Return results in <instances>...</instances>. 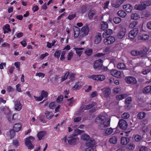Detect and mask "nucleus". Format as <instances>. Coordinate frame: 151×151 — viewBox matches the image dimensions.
I'll list each match as a JSON object with an SVG mask.
<instances>
[{
    "label": "nucleus",
    "mask_w": 151,
    "mask_h": 151,
    "mask_svg": "<svg viewBox=\"0 0 151 151\" xmlns=\"http://www.w3.org/2000/svg\"><path fill=\"white\" fill-rule=\"evenodd\" d=\"M146 115L145 113L144 112H141L138 114L137 118L139 119H142L144 118Z\"/></svg>",
    "instance_id": "nucleus-26"
},
{
    "label": "nucleus",
    "mask_w": 151,
    "mask_h": 151,
    "mask_svg": "<svg viewBox=\"0 0 151 151\" xmlns=\"http://www.w3.org/2000/svg\"><path fill=\"white\" fill-rule=\"evenodd\" d=\"M88 78H90L94 80L98 81L99 75H93L89 76Z\"/></svg>",
    "instance_id": "nucleus-38"
},
{
    "label": "nucleus",
    "mask_w": 151,
    "mask_h": 151,
    "mask_svg": "<svg viewBox=\"0 0 151 151\" xmlns=\"http://www.w3.org/2000/svg\"><path fill=\"white\" fill-rule=\"evenodd\" d=\"M114 22L115 24H118L121 21V19L119 17H115L113 19Z\"/></svg>",
    "instance_id": "nucleus-39"
},
{
    "label": "nucleus",
    "mask_w": 151,
    "mask_h": 151,
    "mask_svg": "<svg viewBox=\"0 0 151 151\" xmlns=\"http://www.w3.org/2000/svg\"><path fill=\"white\" fill-rule=\"evenodd\" d=\"M63 99V96L62 95L59 96L57 98L56 101L58 103H60V101H62Z\"/></svg>",
    "instance_id": "nucleus-48"
},
{
    "label": "nucleus",
    "mask_w": 151,
    "mask_h": 151,
    "mask_svg": "<svg viewBox=\"0 0 151 151\" xmlns=\"http://www.w3.org/2000/svg\"><path fill=\"white\" fill-rule=\"evenodd\" d=\"M113 132V129L111 128H107L106 130V133L107 135H109L110 134Z\"/></svg>",
    "instance_id": "nucleus-42"
},
{
    "label": "nucleus",
    "mask_w": 151,
    "mask_h": 151,
    "mask_svg": "<svg viewBox=\"0 0 151 151\" xmlns=\"http://www.w3.org/2000/svg\"><path fill=\"white\" fill-rule=\"evenodd\" d=\"M105 97H109L111 93V90L109 88H105L101 89Z\"/></svg>",
    "instance_id": "nucleus-10"
},
{
    "label": "nucleus",
    "mask_w": 151,
    "mask_h": 151,
    "mask_svg": "<svg viewBox=\"0 0 151 151\" xmlns=\"http://www.w3.org/2000/svg\"><path fill=\"white\" fill-rule=\"evenodd\" d=\"M83 131L79 129H76L75 130V133L68 137L69 138H72L77 135L83 133Z\"/></svg>",
    "instance_id": "nucleus-13"
},
{
    "label": "nucleus",
    "mask_w": 151,
    "mask_h": 151,
    "mask_svg": "<svg viewBox=\"0 0 151 151\" xmlns=\"http://www.w3.org/2000/svg\"><path fill=\"white\" fill-rule=\"evenodd\" d=\"M89 29L87 26L83 27L81 31L80 37H83L87 35L89 32Z\"/></svg>",
    "instance_id": "nucleus-6"
},
{
    "label": "nucleus",
    "mask_w": 151,
    "mask_h": 151,
    "mask_svg": "<svg viewBox=\"0 0 151 151\" xmlns=\"http://www.w3.org/2000/svg\"><path fill=\"white\" fill-rule=\"evenodd\" d=\"M134 8L138 10H142L145 9L142 2H141L140 4L135 5Z\"/></svg>",
    "instance_id": "nucleus-12"
},
{
    "label": "nucleus",
    "mask_w": 151,
    "mask_h": 151,
    "mask_svg": "<svg viewBox=\"0 0 151 151\" xmlns=\"http://www.w3.org/2000/svg\"><path fill=\"white\" fill-rule=\"evenodd\" d=\"M15 130L14 129L13 130L11 129L10 130V133L11 136L10 137V139H12L13 137H14L15 135Z\"/></svg>",
    "instance_id": "nucleus-47"
},
{
    "label": "nucleus",
    "mask_w": 151,
    "mask_h": 151,
    "mask_svg": "<svg viewBox=\"0 0 151 151\" xmlns=\"http://www.w3.org/2000/svg\"><path fill=\"white\" fill-rule=\"evenodd\" d=\"M78 139L77 137L72 138L68 140V142L69 144L71 145H74L75 144L77 141V140Z\"/></svg>",
    "instance_id": "nucleus-23"
},
{
    "label": "nucleus",
    "mask_w": 151,
    "mask_h": 151,
    "mask_svg": "<svg viewBox=\"0 0 151 151\" xmlns=\"http://www.w3.org/2000/svg\"><path fill=\"white\" fill-rule=\"evenodd\" d=\"M132 99L131 97L127 98L125 100V103L127 104H129L132 102Z\"/></svg>",
    "instance_id": "nucleus-49"
},
{
    "label": "nucleus",
    "mask_w": 151,
    "mask_h": 151,
    "mask_svg": "<svg viewBox=\"0 0 151 151\" xmlns=\"http://www.w3.org/2000/svg\"><path fill=\"white\" fill-rule=\"evenodd\" d=\"M21 127V125L20 123H17L14 125L13 129L15 131L18 132L20 130Z\"/></svg>",
    "instance_id": "nucleus-19"
},
{
    "label": "nucleus",
    "mask_w": 151,
    "mask_h": 151,
    "mask_svg": "<svg viewBox=\"0 0 151 151\" xmlns=\"http://www.w3.org/2000/svg\"><path fill=\"white\" fill-rule=\"evenodd\" d=\"M108 28V24L106 22H103L101 24V29L104 30Z\"/></svg>",
    "instance_id": "nucleus-29"
},
{
    "label": "nucleus",
    "mask_w": 151,
    "mask_h": 151,
    "mask_svg": "<svg viewBox=\"0 0 151 151\" xmlns=\"http://www.w3.org/2000/svg\"><path fill=\"white\" fill-rule=\"evenodd\" d=\"M27 145H26L27 146L29 149H32L34 148V145L31 143H27Z\"/></svg>",
    "instance_id": "nucleus-56"
},
{
    "label": "nucleus",
    "mask_w": 151,
    "mask_h": 151,
    "mask_svg": "<svg viewBox=\"0 0 151 151\" xmlns=\"http://www.w3.org/2000/svg\"><path fill=\"white\" fill-rule=\"evenodd\" d=\"M134 139L135 141L139 142L142 139V137L138 135H135L134 137Z\"/></svg>",
    "instance_id": "nucleus-41"
},
{
    "label": "nucleus",
    "mask_w": 151,
    "mask_h": 151,
    "mask_svg": "<svg viewBox=\"0 0 151 151\" xmlns=\"http://www.w3.org/2000/svg\"><path fill=\"white\" fill-rule=\"evenodd\" d=\"M39 118L40 119L41 122L43 123H46L47 121L45 119V116L43 115H41L39 116Z\"/></svg>",
    "instance_id": "nucleus-37"
},
{
    "label": "nucleus",
    "mask_w": 151,
    "mask_h": 151,
    "mask_svg": "<svg viewBox=\"0 0 151 151\" xmlns=\"http://www.w3.org/2000/svg\"><path fill=\"white\" fill-rule=\"evenodd\" d=\"M81 13L82 14L84 13L87 10V7L86 6L83 5L81 7Z\"/></svg>",
    "instance_id": "nucleus-43"
},
{
    "label": "nucleus",
    "mask_w": 151,
    "mask_h": 151,
    "mask_svg": "<svg viewBox=\"0 0 151 151\" xmlns=\"http://www.w3.org/2000/svg\"><path fill=\"white\" fill-rule=\"evenodd\" d=\"M93 52L92 49H87L85 51V53L88 56L91 55Z\"/></svg>",
    "instance_id": "nucleus-34"
},
{
    "label": "nucleus",
    "mask_w": 151,
    "mask_h": 151,
    "mask_svg": "<svg viewBox=\"0 0 151 151\" xmlns=\"http://www.w3.org/2000/svg\"><path fill=\"white\" fill-rule=\"evenodd\" d=\"M61 52L60 50H57L55 52L54 55L55 57H57L58 58H59V57H60V55L61 53Z\"/></svg>",
    "instance_id": "nucleus-46"
},
{
    "label": "nucleus",
    "mask_w": 151,
    "mask_h": 151,
    "mask_svg": "<svg viewBox=\"0 0 151 151\" xmlns=\"http://www.w3.org/2000/svg\"><path fill=\"white\" fill-rule=\"evenodd\" d=\"M135 147V145L133 144H129L128 146V148L129 150H133Z\"/></svg>",
    "instance_id": "nucleus-57"
},
{
    "label": "nucleus",
    "mask_w": 151,
    "mask_h": 151,
    "mask_svg": "<svg viewBox=\"0 0 151 151\" xmlns=\"http://www.w3.org/2000/svg\"><path fill=\"white\" fill-rule=\"evenodd\" d=\"M41 95L42 96L43 98L46 97L48 96V93L47 91L44 90H42L41 91Z\"/></svg>",
    "instance_id": "nucleus-45"
},
{
    "label": "nucleus",
    "mask_w": 151,
    "mask_h": 151,
    "mask_svg": "<svg viewBox=\"0 0 151 151\" xmlns=\"http://www.w3.org/2000/svg\"><path fill=\"white\" fill-rule=\"evenodd\" d=\"M117 137L115 136H114L110 138L109 142L112 144H116L117 142Z\"/></svg>",
    "instance_id": "nucleus-21"
},
{
    "label": "nucleus",
    "mask_w": 151,
    "mask_h": 151,
    "mask_svg": "<svg viewBox=\"0 0 151 151\" xmlns=\"http://www.w3.org/2000/svg\"><path fill=\"white\" fill-rule=\"evenodd\" d=\"M74 49L76 50V53L79 56H80L82 52V51H81V50L83 49V48H74Z\"/></svg>",
    "instance_id": "nucleus-27"
},
{
    "label": "nucleus",
    "mask_w": 151,
    "mask_h": 151,
    "mask_svg": "<svg viewBox=\"0 0 151 151\" xmlns=\"http://www.w3.org/2000/svg\"><path fill=\"white\" fill-rule=\"evenodd\" d=\"M151 90V86H148L145 87L143 91V92L144 93H146L149 92Z\"/></svg>",
    "instance_id": "nucleus-28"
},
{
    "label": "nucleus",
    "mask_w": 151,
    "mask_h": 151,
    "mask_svg": "<svg viewBox=\"0 0 151 151\" xmlns=\"http://www.w3.org/2000/svg\"><path fill=\"white\" fill-rule=\"evenodd\" d=\"M139 32V30L137 28H135L131 31L128 34L129 37L133 39L135 37Z\"/></svg>",
    "instance_id": "nucleus-2"
},
{
    "label": "nucleus",
    "mask_w": 151,
    "mask_h": 151,
    "mask_svg": "<svg viewBox=\"0 0 151 151\" xmlns=\"http://www.w3.org/2000/svg\"><path fill=\"white\" fill-rule=\"evenodd\" d=\"M82 139L83 140H88L90 138V136L87 134H83L81 136Z\"/></svg>",
    "instance_id": "nucleus-36"
},
{
    "label": "nucleus",
    "mask_w": 151,
    "mask_h": 151,
    "mask_svg": "<svg viewBox=\"0 0 151 151\" xmlns=\"http://www.w3.org/2000/svg\"><path fill=\"white\" fill-rule=\"evenodd\" d=\"M123 8L127 12H130L133 9L132 6L130 4H128L123 6Z\"/></svg>",
    "instance_id": "nucleus-15"
},
{
    "label": "nucleus",
    "mask_w": 151,
    "mask_h": 151,
    "mask_svg": "<svg viewBox=\"0 0 151 151\" xmlns=\"http://www.w3.org/2000/svg\"><path fill=\"white\" fill-rule=\"evenodd\" d=\"M125 80L127 83L131 84H134L137 83L135 78L132 76L127 77L125 78Z\"/></svg>",
    "instance_id": "nucleus-5"
},
{
    "label": "nucleus",
    "mask_w": 151,
    "mask_h": 151,
    "mask_svg": "<svg viewBox=\"0 0 151 151\" xmlns=\"http://www.w3.org/2000/svg\"><path fill=\"white\" fill-rule=\"evenodd\" d=\"M139 18V15L137 13H134L132 14L131 16V18L132 19L137 20Z\"/></svg>",
    "instance_id": "nucleus-33"
},
{
    "label": "nucleus",
    "mask_w": 151,
    "mask_h": 151,
    "mask_svg": "<svg viewBox=\"0 0 151 151\" xmlns=\"http://www.w3.org/2000/svg\"><path fill=\"white\" fill-rule=\"evenodd\" d=\"M75 74L73 73H71L70 75V78L72 81H73L75 77Z\"/></svg>",
    "instance_id": "nucleus-55"
},
{
    "label": "nucleus",
    "mask_w": 151,
    "mask_h": 151,
    "mask_svg": "<svg viewBox=\"0 0 151 151\" xmlns=\"http://www.w3.org/2000/svg\"><path fill=\"white\" fill-rule=\"evenodd\" d=\"M34 139V138L32 136H29L25 140V145H27V143H31V140H33Z\"/></svg>",
    "instance_id": "nucleus-25"
},
{
    "label": "nucleus",
    "mask_w": 151,
    "mask_h": 151,
    "mask_svg": "<svg viewBox=\"0 0 151 151\" xmlns=\"http://www.w3.org/2000/svg\"><path fill=\"white\" fill-rule=\"evenodd\" d=\"M118 125L119 127L123 130H126L128 127L127 122L123 119H121L119 121Z\"/></svg>",
    "instance_id": "nucleus-3"
},
{
    "label": "nucleus",
    "mask_w": 151,
    "mask_h": 151,
    "mask_svg": "<svg viewBox=\"0 0 151 151\" xmlns=\"http://www.w3.org/2000/svg\"><path fill=\"white\" fill-rule=\"evenodd\" d=\"M96 105V103L94 102H92L90 104H88L86 106L84 107L85 110H88L92 108L93 106Z\"/></svg>",
    "instance_id": "nucleus-22"
},
{
    "label": "nucleus",
    "mask_w": 151,
    "mask_h": 151,
    "mask_svg": "<svg viewBox=\"0 0 151 151\" xmlns=\"http://www.w3.org/2000/svg\"><path fill=\"white\" fill-rule=\"evenodd\" d=\"M126 32V29L124 27L122 28L118 32L117 37L119 39H121L125 35Z\"/></svg>",
    "instance_id": "nucleus-8"
},
{
    "label": "nucleus",
    "mask_w": 151,
    "mask_h": 151,
    "mask_svg": "<svg viewBox=\"0 0 151 151\" xmlns=\"http://www.w3.org/2000/svg\"><path fill=\"white\" fill-rule=\"evenodd\" d=\"M46 134V132L45 131H41L39 132L37 134V137L40 140L42 139V137H44Z\"/></svg>",
    "instance_id": "nucleus-20"
},
{
    "label": "nucleus",
    "mask_w": 151,
    "mask_h": 151,
    "mask_svg": "<svg viewBox=\"0 0 151 151\" xmlns=\"http://www.w3.org/2000/svg\"><path fill=\"white\" fill-rule=\"evenodd\" d=\"M112 33V30L109 29L106 30L103 33V37H104V35H109Z\"/></svg>",
    "instance_id": "nucleus-30"
},
{
    "label": "nucleus",
    "mask_w": 151,
    "mask_h": 151,
    "mask_svg": "<svg viewBox=\"0 0 151 151\" xmlns=\"http://www.w3.org/2000/svg\"><path fill=\"white\" fill-rule=\"evenodd\" d=\"M117 14L119 16L122 17H124L127 15L126 12L122 10L118 11Z\"/></svg>",
    "instance_id": "nucleus-24"
},
{
    "label": "nucleus",
    "mask_w": 151,
    "mask_h": 151,
    "mask_svg": "<svg viewBox=\"0 0 151 151\" xmlns=\"http://www.w3.org/2000/svg\"><path fill=\"white\" fill-rule=\"evenodd\" d=\"M86 144L87 146L93 147L95 144V141L93 139L90 138L89 139L87 140Z\"/></svg>",
    "instance_id": "nucleus-9"
},
{
    "label": "nucleus",
    "mask_w": 151,
    "mask_h": 151,
    "mask_svg": "<svg viewBox=\"0 0 151 151\" xmlns=\"http://www.w3.org/2000/svg\"><path fill=\"white\" fill-rule=\"evenodd\" d=\"M35 100L37 101H40L43 98L42 96L41 95L39 97L34 96Z\"/></svg>",
    "instance_id": "nucleus-64"
},
{
    "label": "nucleus",
    "mask_w": 151,
    "mask_h": 151,
    "mask_svg": "<svg viewBox=\"0 0 151 151\" xmlns=\"http://www.w3.org/2000/svg\"><path fill=\"white\" fill-rule=\"evenodd\" d=\"M147 148L146 147L142 146L140 148L139 151H147Z\"/></svg>",
    "instance_id": "nucleus-62"
},
{
    "label": "nucleus",
    "mask_w": 151,
    "mask_h": 151,
    "mask_svg": "<svg viewBox=\"0 0 151 151\" xmlns=\"http://www.w3.org/2000/svg\"><path fill=\"white\" fill-rule=\"evenodd\" d=\"M73 55V52H69L67 55V59L68 60H70Z\"/></svg>",
    "instance_id": "nucleus-50"
},
{
    "label": "nucleus",
    "mask_w": 151,
    "mask_h": 151,
    "mask_svg": "<svg viewBox=\"0 0 151 151\" xmlns=\"http://www.w3.org/2000/svg\"><path fill=\"white\" fill-rule=\"evenodd\" d=\"M117 67L120 69H124L125 67V65L123 63H120L118 64Z\"/></svg>",
    "instance_id": "nucleus-31"
},
{
    "label": "nucleus",
    "mask_w": 151,
    "mask_h": 151,
    "mask_svg": "<svg viewBox=\"0 0 151 151\" xmlns=\"http://www.w3.org/2000/svg\"><path fill=\"white\" fill-rule=\"evenodd\" d=\"M95 123L98 124V128L101 130L105 129L110 125V121L107 120L106 118L104 116H99L96 117L95 120Z\"/></svg>",
    "instance_id": "nucleus-1"
},
{
    "label": "nucleus",
    "mask_w": 151,
    "mask_h": 151,
    "mask_svg": "<svg viewBox=\"0 0 151 151\" xmlns=\"http://www.w3.org/2000/svg\"><path fill=\"white\" fill-rule=\"evenodd\" d=\"M103 60L101 59L96 60L93 63V68L95 69L98 68L100 69L103 66Z\"/></svg>",
    "instance_id": "nucleus-7"
},
{
    "label": "nucleus",
    "mask_w": 151,
    "mask_h": 151,
    "mask_svg": "<svg viewBox=\"0 0 151 151\" xmlns=\"http://www.w3.org/2000/svg\"><path fill=\"white\" fill-rule=\"evenodd\" d=\"M76 16V14H74L71 15H69L68 17V19L70 20L72 19L73 18Z\"/></svg>",
    "instance_id": "nucleus-60"
},
{
    "label": "nucleus",
    "mask_w": 151,
    "mask_h": 151,
    "mask_svg": "<svg viewBox=\"0 0 151 151\" xmlns=\"http://www.w3.org/2000/svg\"><path fill=\"white\" fill-rule=\"evenodd\" d=\"M138 23V22L137 21H135L132 22L129 24V27H130L133 28Z\"/></svg>",
    "instance_id": "nucleus-40"
},
{
    "label": "nucleus",
    "mask_w": 151,
    "mask_h": 151,
    "mask_svg": "<svg viewBox=\"0 0 151 151\" xmlns=\"http://www.w3.org/2000/svg\"><path fill=\"white\" fill-rule=\"evenodd\" d=\"M111 74L117 78H120L121 77V73L119 71H117L116 70H113L111 72Z\"/></svg>",
    "instance_id": "nucleus-11"
},
{
    "label": "nucleus",
    "mask_w": 151,
    "mask_h": 151,
    "mask_svg": "<svg viewBox=\"0 0 151 151\" xmlns=\"http://www.w3.org/2000/svg\"><path fill=\"white\" fill-rule=\"evenodd\" d=\"M74 36L75 38H77L79 34H81L80 29L77 27H75L74 28Z\"/></svg>",
    "instance_id": "nucleus-17"
},
{
    "label": "nucleus",
    "mask_w": 151,
    "mask_h": 151,
    "mask_svg": "<svg viewBox=\"0 0 151 151\" xmlns=\"http://www.w3.org/2000/svg\"><path fill=\"white\" fill-rule=\"evenodd\" d=\"M141 51L142 53L143 54H145L148 51V49L145 47H143L142 49L140 50Z\"/></svg>",
    "instance_id": "nucleus-52"
},
{
    "label": "nucleus",
    "mask_w": 151,
    "mask_h": 151,
    "mask_svg": "<svg viewBox=\"0 0 151 151\" xmlns=\"http://www.w3.org/2000/svg\"><path fill=\"white\" fill-rule=\"evenodd\" d=\"M16 87L17 90L19 92H21L22 91L20 86V85L19 84H18L16 85Z\"/></svg>",
    "instance_id": "nucleus-63"
},
{
    "label": "nucleus",
    "mask_w": 151,
    "mask_h": 151,
    "mask_svg": "<svg viewBox=\"0 0 151 151\" xmlns=\"http://www.w3.org/2000/svg\"><path fill=\"white\" fill-rule=\"evenodd\" d=\"M145 8L146 9L147 6H149L151 5V1L148 0L146 1L142 2Z\"/></svg>",
    "instance_id": "nucleus-35"
},
{
    "label": "nucleus",
    "mask_w": 151,
    "mask_h": 151,
    "mask_svg": "<svg viewBox=\"0 0 151 151\" xmlns=\"http://www.w3.org/2000/svg\"><path fill=\"white\" fill-rule=\"evenodd\" d=\"M129 114L127 113H124L122 115V117L123 119H127L129 117Z\"/></svg>",
    "instance_id": "nucleus-44"
},
{
    "label": "nucleus",
    "mask_w": 151,
    "mask_h": 151,
    "mask_svg": "<svg viewBox=\"0 0 151 151\" xmlns=\"http://www.w3.org/2000/svg\"><path fill=\"white\" fill-rule=\"evenodd\" d=\"M105 78V76L104 75H99L98 81H101L104 80Z\"/></svg>",
    "instance_id": "nucleus-51"
},
{
    "label": "nucleus",
    "mask_w": 151,
    "mask_h": 151,
    "mask_svg": "<svg viewBox=\"0 0 151 151\" xmlns=\"http://www.w3.org/2000/svg\"><path fill=\"white\" fill-rule=\"evenodd\" d=\"M69 73H70V72L68 71L66 73L63 78L62 79V80L63 81H65V80H66L67 79V77H68V76L69 75Z\"/></svg>",
    "instance_id": "nucleus-61"
},
{
    "label": "nucleus",
    "mask_w": 151,
    "mask_h": 151,
    "mask_svg": "<svg viewBox=\"0 0 151 151\" xmlns=\"http://www.w3.org/2000/svg\"><path fill=\"white\" fill-rule=\"evenodd\" d=\"M96 14V12L94 10L90 11L88 13V16L90 19L93 18V16Z\"/></svg>",
    "instance_id": "nucleus-32"
},
{
    "label": "nucleus",
    "mask_w": 151,
    "mask_h": 151,
    "mask_svg": "<svg viewBox=\"0 0 151 151\" xmlns=\"http://www.w3.org/2000/svg\"><path fill=\"white\" fill-rule=\"evenodd\" d=\"M14 65L16 66L19 70H20L19 67L20 66V63L19 62H16L14 64Z\"/></svg>",
    "instance_id": "nucleus-59"
},
{
    "label": "nucleus",
    "mask_w": 151,
    "mask_h": 151,
    "mask_svg": "<svg viewBox=\"0 0 151 151\" xmlns=\"http://www.w3.org/2000/svg\"><path fill=\"white\" fill-rule=\"evenodd\" d=\"M81 119V117H75L74 119V122H78Z\"/></svg>",
    "instance_id": "nucleus-58"
},
{
    "label": "nucleus",
    "mask_w": 151,
    "mask_h": 151,
    "mask_svg": "<svg viewBox=\"0 0 151 151\" xmlns=\"http://www.w3.org/2000/svg\"><path fill=\"white\" fill-rule=\"evenodd\" d=\"M102 40L101 33H98L95 37V39L94 41V43L96 44H98L100 43Z\"/></svg>",
    "instance_id": "nucleus-14"
},
{
    "label": "nucleus",
    "mask_w": 151,
    "mask_h": 151,
    "mask_svg": "<svg viewBox=\"0 0 151 151\" xmlns=\"http://www.w3.org/2000/svg\"><path fill=\"white\" fill-rule=\"evenodd\" d=\"M49 108L50 109H54L55 107L54 102H52L49 104Z\"/></svg>",
    "instance_id": "nucleus-53"
},
{
    "label": "nucleus",
    "mask_w": 151,
    "mask_h": 151,
    "mask_svg": "<svg viewBox=\"0 0 151 151\" xmlns=\"http://www.w3.org/2000/svg\"><path fill=\"white\" fill-rule=\"evenodd\" d=\"M129 139L126 137H122L121 139V143L122 145H126L129 142Z\"/></svg>",
    "instance_id": "nucleus-18"
},
{
    "label": "nucleus",
    "mask_w": 151,
    "mask_h": 151,
    "mask_svg": "<svg viewBox=\"0 0 151 151\" xmlns=\"http://www.w3.org/2000/svg\"><path fill=\"white\" fill-rule=\"evenodd\" d=\"M65 54V52L64 51H63L61 54V56L60 58V59L61 60H64L65 58L64 55Z\"/></svg>",
    "instance_id": "nucleus-54"
},
{
    "label": "nucleus",
    "mask_w": 151,
    "mask_h": 151,
    "mask_svg": "<svg viewBox=\"0 0 151 151\" xmlns=\"http://www.w3.org/2000/svg\"><path fill=\"white\" fill-rule=\"evenodd\" d=\"M22 108V105L19 101H16L15 102V109L17 111H20Z\"/></svg>",
    "instance_id": "nucleus-16"
},
{
    "label": "nucleus",
    "mask_w": 151,
    "mask_h": 151,
    "mask_svg": "<svg viewBox=\"0 0 151 151\" xmlns=\"http://www.w3.org/2000/svg\"><path fill=\"white\" fill-rule=\"evenodd\" d=\"M115 39L114 37L109 36L104 40V43L106 45H109L113 44L115 41Z\"/></svg>",
    "instance_id": "nucleus-4"
}]
</instances>
